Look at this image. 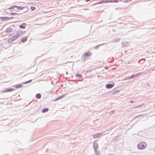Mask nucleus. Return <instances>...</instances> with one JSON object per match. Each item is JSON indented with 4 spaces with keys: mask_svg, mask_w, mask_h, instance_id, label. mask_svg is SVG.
I'll list each match as a JSON object with an SVG mask.
<instances>
[{
    "mask_svg": "<svg viewBox=\"0 0 155 155\" xmlns=\"http://www.w3.org/2000/svg\"><path fill=\"white\" fill-rule=\"evenodd\" d=\"M15 90V89L13 88L8 89L2 91L3 93H6L9 92H11Z\"/></svg>",
    "mask_w": 155,
    "mask_h": 155,
    "instance_id": "4",
    "label": "nucleus"
},
{
    "mask_svg": "<svg viewBox=\"0 0 155 155\" xmlns=\"http://www.w3.org/2000/svg\"><path fill=\"white\" fill-rule=\"evenodd\" d=\"M23 86V85L22 84H17L15 85L14 86V87L18 89L19 88H20Z\"/></svg>",
    "mask_w": 155,
    "mask_h": 155,
    "instance_id": "5",
    "label": "nucleus"
},
{
    "mask_svg": "<svg viewBox=\"0 0 155 155\" xmlns=\"http://www.w3.org/2000/svg\"><path fill=\"white\" fill-rule=\"evenodd\" d=\"M13 41L12 40L11 38H10L8 39V43H11L12 41Z\"/></svg>",
    "mask_w": 155,
    "mask_h": 155,
    "instance_id": "19",
    "label": "nucleus"
},
{
    "mask_svg": "<svg viewBox=\"0 0 155 155\" xmlns=\"http://www.w3.org/2000/svg\"><path fill=\"white\" fill-rule=\"evenodd\" d=\"M49 109L48 108H45L42 110V113H45Z\"/></svg>",
    "mask_w": 155,
    "mask_h": 155,
    "instance_id": "11",
    "label": "nucleus"
},
{
    "mask_svg": "<svg viewBox=\"0 0 155 155\" xmlns=\"http://www.w3.org/2000/svg\"><path fill=\"white\" fill-rule=\"evenodd\" d=\"M13 18L12 17H11V18H8L7 17H0V19L2 21H6L9 19H12Z\"/></svg>",
    "mask_w": 155,
    "mask_h": 155,
    "instance_id": "3",
    "label": "nucleus"
},
{
    "mask_svg": "<svg viewBox=\"0 0 155 155\" xmlns=\"http://www.w3.org/2000/svg\"><path fill=\"white\" fill-rule=\"evenodd\" d=\"M147 145L144 142H141L137 145V147L140 149H143L146 147Z\"/></svg>",
    "mask_w": 155,
    "mask_h": 155,
    "instance_id": "1",
    "label": "nucleus"
},
{
    "mask_svg": "<svg viewBox=\"0 0 155 155\" xmlns=\"http://www.w3.org/2000/svg\"><path fill=\"white\" fill-rule=\"evenodd\" d=\"M16 8L19 10H22L25 8V7L16 6Z\"/></svg>",
    "mask_w": 155,
    "mask_h": 155,
    "instance_id": "9",
    "label": "nucleus"
},
{
    "mask_svg": "<svg viewBox=\"0 0 155 155\" xmlns=\"http://www.w3.org/2000/svg\"><path fill=\"white\" fill-rule=\"evenodd\" d=\"M91 54L90 52H86L84 53L83 55L84 57H88L90 56Z\"/></svg>",
    "mask_w": 155,
    "mask_h": 155,
    "instance_id": "6",
    "label": "nucleus"
},
{
    "mask_svg": "<svg viewBox=\"0 0 155 155\" xmlns=\"http://www.w3.org/2000/svg\"><path fill=\"white\" fill-rule=\"evenodd\" d=\"M64 95H61V96L59 97H58L57 98H56V99H55V101H57V100H59L61 99V98H63V97H64Z\"/></svg>",
    "mask_w": 155,
    "mask_h": 155,
    "instance_id": "12",
    "label": "nucleus"
},
{
    "mask_svg": "<svg viewBox=\"0 0 155 155\" xmlns=\"http://www.w3.org/2000/svg\"><path fill=\"white\" fill-rule=\"evenodd\" d=\"M91 0H85L86 1V2H88V1H91Z\"/></svg>",
    "mask_w": 155,
    "mask_h": 155,
    "instance_id": "21",
    "label": "nucleus"
},
{
    "mask_svg": "<svg viewBox=\"0 0 155 155\" xmlns=\"http://www.w3.org/2000/svg\"><path fill=\"white\" fill-rule=\"evenodd\" d=\"M113 85L112 84H107L106 86V88H110L113 87Z\"/></svg>",
    "mask_w": 155,
    "mask_h": 155,
    "instance_id": "8",
    "label": "nucleus"
},
{
    "mask_svg": "<svg viewBox=\"0 0 155 155\" xmlns=\"http://www.w3.org/2000/svg\"><path fill=\"white\" fill-rule=\"evenodd\" d=\"M15 8H16V5H14V6H12V7H10L9 8H8V9H9V10L13 9Z\"/></svg>",
    "mask_w": 155,
    "mask_h": 155,
    "instance_id": "15",
    "label": "nucleus"
},
{
    "mask_svg": "<svg viewBox=\"0 0 155 155\" xmlns=\"http://www.w3.org/2000/svg\"><path fill=\"white\" fill-rule=\"evenodd\" d=\"M18 14L17 13H16V12H13V13H10V14L12 15H18Z\"/></svg>",
    "mask_w": 155,
    "mask_h": 155,
    "instance_id": "18",
    "label": "nucleus"
},
{
    "mask_svg": "<svg viewBox=\"0 0 155 155\" xmlns=\"http://www.w3.org/2000/svg\"><path fill=\"white\" fill-rule=\"evenodd\" d=\"M75 76L77 77H79L80 78H81L82 77V76L80 74H76Z\"/></svg>",
    "mask_w": 155,
    "mask_h": 155,
    "instance_id": "17",
    "label": "nucleus"
},
{
    "mask_svg": "<svg viewBox=\"0 0 155 155\" xmlns=\"http://www.w3.org/2000/svg\"><path fill=\"white\" fill-rule=\"evenodd\" d=\"M19 27L20 28H22L23 29H24L25 28V26H23V25H20L19 26Z\"/></svg>",
    "mask_w": 155,
    "mask_h": 155,
    "instance_id": "16",
    "label": "nucleus"
},
{
    "mask_svg": "<svg viewBox=\"0 0 155 155\" xmlns=\"http://www.w3.org/2000/svg\"><path fill=\"white\" fill-rule=\"evenodd\" d=\"M27 37H25L21 39V41L23 42H24L27 40Z\"/></svg>",
    "mask_w": 155,
    "mask_h": 155,
    "instance_id": "10",
    "label": "nucleus"
},
{
    "mask_svg": "<svg viewBox=\"0 0 155 155\" xmlns=\"http://www.w3.org/2000/svg\"><path fill=\"white\" fill-rule=\"evenodd\" d=\"M36 97L37 98H40L41 97V95L40 94H37L36 95Z\"/></svg>",
    "mask_w": 155,
    "mask_h": 155,
    "instance_id": "14",
    "label": "nucleus"
},
{
    "mask_svg": "<svg viewBox=\"0 0 155 155\" xmlns=\"http://www.w3.org/2000/svg\"><path fill=\"white\" fill-rule=\"evenodd\" d=\"M103 2L104 3L117 2L118 1L117 0H104Z\"/></svg>",
    "mask_w": 155,
    "mask_h": 155,
    "instance_id": "2",
    "label": "nucleus"
},
{
    "mask_svg": "<svg viewBox=\"0 0 155 155\" xmlns=\"http://www.w3.org/2000/svg\"><path fill=\"white\" fill-rule=\"evenodd\" d=\"M32 81V80H30L28 81L23 82L22 84H28V83H29L31 82Z\"/></svg>",
    "mask_w": 155,
    "mask_h": 155,
    "instance_id": "13",
    "label": "nucleus"
},
{
    "mask_svg": "<svg viewBox=\"0 0 155 155\" xmlns=\"http://www.w3.org/2000/svg\"><path fill=\"white\" fill-rule=\"evenodd\" d=\"M18 35H14L11 38L12 40L13 41L15 40L16 39H17L18 37Z\"/></svg>",
    "mask_w": 155,
    "mask_h": 155,
    "instance_id": "7",
    "label": "nucleus"
},
{
    "mask_svg": "<svg viewBox=\"0 0 155 155\" xmlns=\"http://www.w3.org/2000/svg\"><path fill=\"white\" fill-rule=\"evenodd\" d=\"M31 9L32 11H33L35 9V7L34 6H31Z\"/></svg>",
    "mask_w": 155,
    "mask_h": 155,
    "instance_id": "20",
    "label": "nucleus"
}]
</instances>
